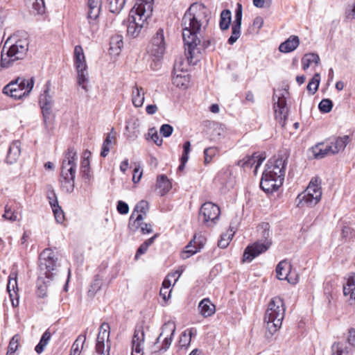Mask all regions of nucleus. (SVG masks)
<instances>
[{
	"label": "nucleus",
	"instance_id": "obj_13",
	"mask_svg": "<svg viewBox=\"0 0 355 355\" xmlns=\"http://www.w3.org/2000/svg\"><path fill=\"white\" fill-rule=\"evenodd\" d=\"M166 50V42L164 35V30L159 28L153 37L151 42L148 47V53L159 60L162 58Z\"/></svg>",
	"mask_w": 355,
	"mask_h": 355
},
{
	"label": "nucleus",
	"instance_id": "obj_7",
	"mask_svg": "<svg viewBox=\"0 0 355 355\" xmlns=\"http://www.w3.org/2000/svg\"><path fill=\"white\" fill-rule=\"evenodd\" d=\"M39 267L45 277L53 280L56 275L57 267L59 266L56 253L50 248L44 249L40 255Z\"/></svg>",
	"mask_w": 355,
	"mask_h": 355
},
{
	"label": "nucleus",
	"instance_id": "obj_37",
	"mask_svg": "<svg viewBox=\"0 0 355 355\" xmlns=\"http://www.w3.org/2000/svg\"><path fill=\"white\" fill-rule=\"evenodd\" d=\"M349 143V137L345 135L342 137H338L336 139L335 142L332 143V154H336L345 149Z\"/></svg>",
	"mask_w": 355,
	"mask_h": 355
},
{
	"label": "nucleus",
	"instance_id": "obj_32",
	"mask_svg": "<svg viewBox=\"0 0 355 355\" xmlns=\"http://www.w3.org/2000/svg\"><path fill=\"white\" fill-rule=\"evenodd\" d=\"M144 216L141 214L135 215L132 213L128 223V228L132 233H135L143 224Z\"/></svg>",
	"mask_w": 355,
	"mask_h": 355
},
{
	"label": "nucleus",
	"instance_id": "obj_52",
	"mask_svg": "<svg viewBox=\"0 0 355 355\" xmlns=\"http://www.w3.org/2000/svg\"><path fill=\"white\" fill-rule=\"evenodd\" d=\"M192 241L195 245L197 246L198 251H200L202 248H204L207 239L202 234L198 233L194 235Z\"/></svg>",
	"mask_w": 355,
	"mask_h": 355
},
{
	"label": "nucleus",
	"instance_id": "obj_41",
	"mask_svg": "<svg viewBox=\"0 0 355 355\" xmlns=\"http://www.w3.org/2000/svg\"><path fill=\"white\" fill-rule=\"evenodd\" d=\"M51 339V333L46 330L42 336L40 343L36 345L35 350L37 354H41Z\"/></svg>",
	"mask_w": 355,
	"mask_h": 355
},
{
	"label": "nucleus",
	"instance_id": "obj_17",
	"mask_svg": "<svg viewBox=\"0 0 355 355\" xmlns=\"http://www.w3.org/2000/svg\"><path fill=\"white\" fill-rule=\"evenodd\" d=\"M50 86V81H47L45 85L46 88L44 94H41L39 100V103L42 111L44 121L45 123H46L47 119L49 118L53 104L52 96L49 94Z\"/></svg>",
	"mask_w": 355,
	"mask_h": 355
},
{
	"label": "nucleus",
	"instance_id": "obj_63",
	"mask_svg": "<svg viewBox=\"0 0 355 355\" xmlns=\"http://www.w3.org/2000/svg\"><path fill=\"white\" fill-rule=\"evenodd\" d=\"M117 211L121 214H126L129 211V207L127 203L123 201L119 200L117 204Z\"/></svg>",
	"mask_w": 355,
	"mask_h": 355
},
{
	"label": "nucleus",
	"instance_id": "obj_4",
	"mask_svg": "<svg viewBox=\"0 0 355 355\" xmlns=\"http://www.w3.org/2000/svg\"><path fill=\"white\" fill-rule=\"evenodd\" d=\"M110 11L119 14L123 9L127 0H106ZM101 0H87L86 17L89 24L90 31L96 33L99 28V15L101 11Z\"/></svg>",
	"mask_w": 355,
	"mask_h": 355
},
{
	"label": "nucleus",
	"instance_id": "obj_50",
	"mask_svg": "<svg viewBox=\"0 0 355 355\" xmlns=\"http://www.w3.org/2000/svg\"><path fill=\"white\" fill-rule=\"evenodd\" d=\"M178 275L177 279L180 276V273L179 271H175L173 274L171 275H168L167 277L164 280L162 283V287L160 289L159 294L161 296H165V293H164V290H168L170 286H171V280L169 279V277H175Z\"/></svg>",
	"mask_w": 355,
	"mask_h": 355
},
{
	"label": "nucleus",
	"instance_id": "obj_60",
	"mask_svg": "<svg viewBox=\"0 0 355 355\" xmlns=\"http://www.w3.org/2000/svg\"><path fill=\"white\" fill-rule=\"evenodd\" d=\"M179 343L182 347H187L190 345L191 339L189 336L187 335V331H184L181 334Z\"/></svg>",
	"mask_w": 355,
	"mask_h": 355
},
{
	"label": "nucleus",
	"instance_id": "obj_21",
	"mask_svg": "<svg viewBox=\"0 0 355 355\" xmlns=\"http://www.w3.org/2000/svg\"><path fill=\"white\" fill-rule=\"evenodd\" d=\"M154 0H137L131 10H135V12L141 14L143 16L150 17L153 13Z\"/></svg>",
	"mask_w": 355,
	"mask_h": 355
},
{
	"label": "nucleus",
	"instance_id": "obj_64",
	"mask_svg": "<svg viewBox=\"0 0 355 355\" xmlns=\"http://www.w3.org/2000/svg\"><path fill=\"white\" fill-rule=\"evenodd\" d=\"M347 343L352 347L355 346V329L350 328L348 331V336L347 338Z\"/></svg>",
	"mask_w": 355,
	"mask_h": 355
},
{
	"label": "nucleus",
	"instance_id": "obj_42",
	"mask_svg": "<svg viewBox=\"0 0 355 355\" xmlns=\"http://www.w3.org/2000/svg\"><path fill=\"white\" fill-rule=\"evenodd\" d=\"M320 80V73H316L309 82L306 89L311 94H314L317 92L319 87Z\"/></svg>",
	"mask_w": 355,
	"mask_h": 355
},
{
	"label": "nucleus",
	"instance_id": "obj_43",
	"mask_svg": "<svg viewBox=\"0 0 355 355\" xmlns=\"http://www.w3.org/2000/svg\"><path fill=\"white\" fill-rule=\"evenodd\" d=\"M148 209V202L142 200L136 205L132 213H135V215L141 214L144 216L146 215Z\"/></svg>",
	"mask_w": 355,
	"mask_h": 355
},
{
	"label": "nucleus",
	"instance_id": "obj_36",
	"mask_svg": "<svg viewBox=\"0 0 355 355\" xmlns=\"http://www.w3.org/2000/svg\"><path fill=\"white\" fill-rule=\"evenodd\" d=\"M232 21V13L230 10H223L220 15L219 26L222 31L227 30Z\"/></svg>",
	"mask_w": 355,
	"mask_h": 355
},
{
	"label": "nucleus",
	"instance_id": "obj_10",
	"mask_svg": "<svg viewBox=\"0 0 355 355\" xmlns=\"http://www.w3.org/2000/svg\"><path fill=\"white\" fill-rule=\"evenodd\" d=\"M286 91L280 90L275 92L272 96L274 103V111L275 119L282 127H284L287 119L288 108L286 100L284 95Z\"/></svg>",
	"mask_w": 355,
	"mask_h": 355
},
{
	"label": "nucleus",
	"instance_id": "obj_9",
	"mask_svg": "<svg viewBox=\"0 0 355 355\" xmlns=\"http://www.w3.org/2000/svg\"><path fill=\"white\" fill-rule=\"evenodd\" d=\"M74 65L77 70L78 84L85 90H87L85 83L87 80V64L83 49L81 46L77 45L74 48Z\"/></svg>",
	"mask_w": 355,
	"mask_h": 355
},
{
	"label": "nucleus",
	"instance_id": "obj_24",
	"mask_svg": "<svg viewBox=\"0 0 355 355\" xmlns=\"http://www.w3.org/2000/svg\"><path fill=\"white\" fill-rule=\"evenodd\" d=\"M264 157H261L257 153H254L251 156H246L243 159L238 161L237 165L243 168H251L257 163V168L262 163Z\"/></svg>",
	"mask_w": 355,
	"mask_h": 355
},
{
	"label": "nucleus",
	"instance_id": "obj_51",
	"mask_svg": "<svg viewBox=\"0 0 355 355\" xmlns=\"http://www.w3.org/2000/svg\"><path fill=\"white\" fill-rule=\"evenodd\" d=\"M217 153V148L209 147L204 150L205 164H207L211 162L212 158Z\"/></svg>",
	"mask_w": 355,
	"mask_h": 355
},
{
	"label": "nucleus",
	"instance_id": "obj_12",
	"mask_svg": "<svg viewBox=\"0 0 355 355\" xmlns=\"http://www.w3.org/2000/svg\"><path fill=\"white\" fill-rule=\"evenodd\" d=\"M110 327L108 323L103 322L100 326L96 343V352L99 355H109L110 350Z\"/></svg>",
	"mask_w": 355,
	"mask_h": 355
},
{
	"label": "nucleus",
	"instance_id": "obj_40",
	"mask_svg": "<svg viewBox=\"0 0 355 355\" xmlns=\"http://www.w3.org/2000/svg\"><path fill=\"white\" fill-rule=\"evenodd\" d=\"M80 174L83 178L87 180L88 181L91 179L92 175L89 166V160L87 157H84L81 161L80 165Z\"/></svg>",
	"mask_w": 355,
	"mask_h": 355
},
{
	"label": "nucleus",
	"instance_id": "obj_61",
	"mask_svg": "<svg viewBox=\"0 0 355 355\" xmlns=\"http://www.w3.org/2000/svg\"><path fill=\"white\" fill-rule=\"evenodd\" d=\"M47 198L51 208L53 207H55V206L58 205V201L54 190L51 189V191H49Z\"/></svg>",
	"mask_w": 355,
	"mask_h": 355
},
{
	"label": "nucleus",
	"instance_id": "obj_55",
	"mask_svg": "<svg viewBox=\"0 0 355 355\" xmlns=\"http://www.w3.org/2000/svg\"><path fill=\"white\" fill-rule=\"evenodd\" d=\"M102 285V280L99 278L98 275L95 277L94 282L91 285V288L89 290V293L94 295L98 290H100Z\"/></svg>",
	"mask_w": 355,
	"mask_h": 355
},
{
	"label": "nucleus",
	"instance_id": "obj_29",
	"mask_svg": "<svg viewBox=\"0 0 355 355\" xmlns=\"http://www.w3.org/2000/svg\"><path fill=\"white\" fill-rule=\"evenodd\" d=\"M299 44L300 39L298 36L291 35L279 45V50L282 53H290L296 49Z\"/></svg>",
	"mask_w": 355,
	"mask_h": 355
},
{
	"label": "nucleus",
	"instance_id": "obj_27",
	"mask_svg": "<svg viewBox=\"0 0 355 355\" xmlns=\"http://www.w3.org/2000/svg\"><path fill=\"white\" fill-rule=\"evenodd\" d=\"M25 5L32 15H43L45 12L44 0H25Z\"/></svg>",
	"mask_w": 355,
	"mask_h": 355
},
{
	"label": "nucleus",
	"instance_id": "obj_45",
	"mask_svg": "<svg viewBox=\"0 0 355 355\" xmlns=\"http://www.w3.org/2000/svg\"><path fill=\"white\" fill-rule=\"evenodd\" d=\"M341 237L345 241H350L355 237V230L347 225H345L341 230Z\"/></svg>",
	"mask_w": 355,
	"mask_h": 355
},
{
	"label": "nucleus",
	"instance_id": "obj_1",
	"mask_svg": "<svg viewBox=\"0 0 355 355\" xmlns=\"http://www.w3.org/2000/svg\"><path fill=\"white\" fill-rule=\"evenodd\" d=\"M209 22L207 9L201 3H194L184 13L182 19V38L185 54L189 62L195 64L200 58V40L197 34L204 24Z\"/></svg>",
	"mask_w": 355,
	"mask_h": 355
},
{
	"label": "nucleus",
	"instance_id": "obj_19",
	"mask_svg": "<svg viewBox=\"0 0 355 355\" xmlns=\"http://www.w3.org/2000/svg\"><path fill=\"white\" fill-rule=\"evenodd\" d=\"M322 196V191H316L314 195L309 193H302L298 195L297 200H299L298 206L303 207H313L315 206L320 200Z\"/></svg>",
	"mask_w": 355,
	"mask_h": 355
},
{
	"label": "nucleus",
	"instance_id": "obj_54",
	"mask_svg": "<svg viewBox=\"0 0 355 355\" xmlns=\"http://www.w3.org/2000/svg\"><path fill=\"white\" fill-rule=\"evenodd\" d=\"M234 233L227 234H222L220 236V239L218 242V245L220 248H225L228 246L230 240L233 236Z\"/></svg>",
	"mask_w": 355,
	"mask_h": 355
},
{
	"label": "nucleus",
	"instance_id": "obj_31",
	"mask_svg": "<svg viewBox=\"0 0 355 355\" xmlns=\"http://www.w3.org/2000/svg\"><path fill=\"white\" fill-rule=\"evenodd\" d=\"M132 101L136 107H141L144 102V91L141 87L135 85L132 89Z\"/></svg>",
	"mask_w": 355,
	"mask_h": 355
},
{
	"label": "nucleus",
	"instance_id": "obj_39",
	"mask_svg": "<svg viewBox=\"0 0 355 355\" xmlns=\"http://www.w3.org/2000/svg\"><path fill=\"white\" fill-rule=\"evenodd\" d=\"M85 340L86 336L85 335L78 336L72 345L70 355H79L83 347Z\"/></svg>",
	"mask_w": 355,
	"mask_h": 355
},
{
	"label": "nucleus",
	"instance_id": "obj_14",
	"mask_svg": "<svg viewBox=\"0 0 355 355\" xmlns=\"http://www.w3.org/2000/svg\"><path fill=\"white\" fill-rule=\"evenodd\" d=\"M220 214V208L211 202H205L199 211V217H202L203 223L207 226L215 224Z\"/></svg>",
	"mask_w": 355,
	"mask_h": 355
},
{
	"label": "nucleus",
	"instance_id": "obj_20",
	"mask_svg": "<svg viewBox=\"0 0 355 355\" xmlns=\"http://www.w3.org/2000/svg\"><path fill=\"white\" fill-rule=\"evenodd\" d=\"M144 341V331L141 327L136 329L132 340V355H142L141 345Z\"/></svg>",
	"mask_w": 355,
	"mask_h": 355
},
{
	"label": "nucleus",
	"instance_id": "obj_26",
	"mask_svg": "<svg viewBox=\"0 0 355 355\" xmlns=\"http://www.w3.org/2000/svg\"><path fill=\"white\" fill-rule=\"evenodd\" d=\"M291 265L286 260L280 261L276 267L277 277L280 280H287L291 282L289 278Z\"/></svg>",
	"mask_w": 355,
	"mask_h": 355
},
{
	"label": "nucleus",
	"instance_id": "obj_23",
	"mask_svg": "<svg viewBox=\"0 0 355 355\" xmlns=\"http://www.w3.org/2000/svg\"><path fill=\"white\" fill-rule=\"evenodd\" d=\"M181 63L175 62L174 64V73L173 76V84L177 87L186 88L189 83V78L188 75L182 74V71L178 73L177 69H180Z\"/></svg>",
	"mask_w": 355,
	"mask_h": 355
},
{
	"label": "nucleus",
	"instance_id": "obj_58",
	"mask_svg": "<svg viewBox=\"0 0 355 355\" xmlns=\"http://www.w3.org/2000/svg\"><path fill=\"white\" fill-rule=\"evenodd\" d=\"M148 136L150 137L152 140L155 142L157 146H160L162 144V139H161L155 128H150L148 130Z\"/></svg>",
	"mask_w": 355,
	"mask_h": 355
},
{
	"label": "nucleus",
	"instance_id": "obj_2",
	"mask_svg": "<svg viewBox=\"0 0 355 355\" xmlns=\"http://www.w3.org/2000/svg\"><path fill=\"white\" fill-rule=\"evenodd\" d=\"M14 43L8 48L6 52L5 50L8 44L6 41L1 55L0 68L7 69L19 60H23L26 55L28 50L29 42L28 35L25 32H21L13 35Z\"/></svg>",
	"mask_w": 355,
	"mask_h": 355
},
{
	"label": "nucleus",
	"instance_id": "obj_46",
	"mask_svg": "<svg viewBox=\"0 0 355 355\" xmlns=\"http://www.w3.org/2000/svg\"><path fill=\"white\" fill-rule=\"evenodd\" d=\"M19 335H15L12 336L10 340L6 355H14L19 347Z\"/></svg>",
	"mask_w": 355,
	"mask_h": 355
},
{
	"label": "nucleus",
	"instance_id": "obj_38",
	"mask_svg": "<svg viewBox=\"0 0 355 355\" xmlns=\"http://www.w3.org/2000/svg\"><path fill=\"white\" fill-rule=\"evenodd\" d=\"M320 58L316 53H307L302 59L303 69L306 70L312 63L318 64Z\"/></svg>",
	"mask_w": 355,
	"mask_h": 355
},
{
	"label": "nucleus",
	"instance_id": "obj_22",
	"mask_svg": "<svg viewBox=\"0 0 355 355\" xmlns=\"http://www.w3.org/2000/svg\"><path fill=\"white\" fill-rule=\"evenodd\" d=\"M347 282L343 285V294L345 297L349 296V302L352 304L355 302V274H350L346 278Z\"/></svg>",
	"mask_w": 355,
	"mask_h": 355
},
{
	"label": "nucleus",
	"instance_id": "obj_16",
	"mask_svg": "<svg viewBox=\"0 0 355 355\" xmlns=\"http://www.w3.org/2000/svg\"><path fill=\"white\" fill-rule=\"evenodd\" d=\"M175 331V326L173 323L166 322L162 326V332L157 337L155 346H156L159 342L161 338L163 336H166L162 342V347H157V349L155 350V352H166L171 345L173 337Z\"/></svg>",
	"mask_w": 355,
	"mask_h": 355
},
{
	"label": "nucleus",
	"instance_id": "obj_28",
	"mask_svg": "<svg viewBox=\"0 0 355 355\" xmlns=\"http://www.w3.org/2000/svg\"><path fill=\"white\" fill-rule=\"evenodd\" d=\"M21 154V142L19 140L14 141L8 149L6 162L10 164L16 162Z\"/></svg>",
	"mask_w": 355,
	"mask_h": 355
},
{
	"label": "nucleus",
	"instance_id": "obj_33",
	"mask_svg": "<svg viewBox=\"0 0 355 355\" xmlns=\"http://www.w3.org/2000/svg\"><path fill=\"white\" fill-rule=\"evenodd\" d=\"M157 187L160 189V195L164 196L171 189L172 185L166 175H160L157 179Z\"/></svg>",
	"mask_w": 355,
	"mask_h": 355
},
{
	"label": "nucleus",
	"instance_id": "obj_6",
	"mask_svg": "<svg viewBox=\"0 0 355 355\" xmlns=\"http://www.w3.org/2000/svg\"><path fill=\"white\" fill-rule=\"evenodd\" d=\"M33 85V77L30 79L18 77L3 87V93L15 99H21L29 95Z\"/></svg>",
	"mask_w": 355,
	"mask_h": 355
},
{
	"label": "nucleus",
	"instance_id": "obj_25",
	"mask_svg": "<svg viewBox=\"0 0 355 355\" xmlns=\"http://www.w3.org/2000/svg\"><path fill=\"white\" fill-rule=\"evenodd\" d=\"M20 208L19 205L10 202L6 205L3 218L6 220L14 222L19 220V212L18 209Z\"/></svg>",
	"mask_w": 355,
	"mask_h": 355
},
{
	"label": "nucleus",
	"instance_id": "obj_53",
	"mask_svg": "<svg viewBox=\"0 0 355 355\" xmlns=\"http://www.w3.org/2000/svg\"><path fill=\"white\" fill-rule=\"evenodd\" d=\"M55 220L58 223H62L64 220V212L59 205L52 207Z\"/></svg>",
	"mask_w": 355,
	"mask_h": 355
},
{
	"label": "nucleus",
	"instance_id": "obj_34",
	"mask_svg": "<svg viewBox=\"0 0 355 355\" xmlns=\"http://www.w3.org/2000/svg\"><path fill=\"white\" fill-rule=\"evenodd\" d=\"M313 153L315 158L321 159L327 155L332 154V146H324L320 144L313 148Z\"/></svg>",
	"mask_w": 355,
	"mask_h": 355
},
{
	"label": "nucleus",
	"instance_id": "obj_47",
	"mask_svg": "<svg viewBox=\"0 0 355 355\" xmlns=\"http://www.w3.org/2000/svg\"><path fill=\"white\" fill-rule=\"evenodd\" d=\"M319 110L321 112L329 113L333 107V102L329 98L322 99L318 105Z\"/></svg>",
	"mask_w": 355,
	"mask_h": 355
},
{
	"label": "nucleus",
	"instance_id": "obj_15",
	"mask_svg": "<svg viewBox=\"0 0 355 355\" xmlns=\"http://www.w3.org/2000/svg\"><path fill=\"white\" fill-rule=\"evenodd\" d=\"M271 242L268 240L258 241L249 245L245 250L243 255V261L251 262L255 257L266 252L270 246Z\"/></svg>",
	"mask_w": 355,
	"mask_h": 355
},
{
	"label": "nucleus",
	"instance_id": "obj_62",
	"mask_svg": "<svg viewBox=\"0 0 355 355\" xmlns=\"http://www.w3.org/2000/svg\"><path fill=\"white\" fill-rule=\"evenodd\" d=\"M17 282L16 277L12 278L9 277L8 283L7 284V291L8 293L12 292V291H17Z\"/></svg>",
	"mask_w": 355,
	"mask_h": 355
},
{
	"label": "nucleus",
	"instance_id": "obj_49",
	"mask_svg": "<svg viewBox=\"0 0 355 355\" xmlns=\"http://www.w3.org/2000/svg\"><path fill=\"white\" fill-rule=\"evenodd\" d=\"M74 180L72 178H66L61 180L62 187L67 193H71L74 189Z\"/></svg>",
	"mask_w": 355,
	"mask_h": 355
},
{
	"label": "nucleus",
	"instance_id": "obj_56",
	"mask_svg": "<svg viewBox=\"0 0 355 355\" xmlns=\"http://www.w3.org/2000/svg\"><path fill=\"white\" fill-rule=\"evenodd\" d=\"M47 285L44 282L40 283V280L37 282V289L36 291L37 295L39 297L43 298L46 296Z\"/></svg>",
	"mask_w": 355,
	"mask_h": 355
},
{
	"label": "nucleus",
	"instance_id": "obj_11",
	"mask_svg": "<svg viewBox=\"0 0 355 355\" xmlns=\"http://www.w3.org/2000/svg\"><path fill=\"white\" fill-rule=\"evenodd\" d=\"M78 159L77 153L73 147H69L64 154L61 168V178H75L76 172V161Z\"/></svg>",
	"mask_w": 355,
	"mask_h": 355
},
{
	"label": "nucleus",
	"instance_id": "obj_59",
	"mask_svg": "<svg viewBox=\"0 0 355 355\" xmlns=\"http://www.w3.org/2000/svg\"><path fill=\"white\" fill-rule=\"evenodd\" d=\"M173 128L169 124H164L161 126L159 132L164 137L171 136L173 133Z\"/></svg>",
	"mask_w": 355,
	"mask_h": 355
},
{
	"label": "nucleus",
	"instance_id": "obj_8",
	"mask_svg": "<svg viewBox=\"0 0 355 355\" xmlns=\"http://www.w3.org/2000/svg\"><path fill=\"white\" fill-rule=\"evenodd\" d=\"M135 12V10H130L127 21H124L127 28V35L132 38L139 36L143 28L148 24L147 20L150 18Z\"/></svg>",
	"mask_w": 355,
	"mask_h": 355
},
{
	"label": "nucleus",
	"instance_id": "obj_5",
	"mask_svg": "<svg viewBox=\"0 0 355 355\" xmlns=\"http://www.w3.org/2000/svg\"><path fill=\"white\" fill-rule=\"evenodd\" d=\"M284 315L285 307L282 299L279 297H273L268 304L264 316L266 327L270 334L281 327Z\"/></svg>",
	"mask_w": 355,
	"mask_h": 355
},
{
	"label": "nucleus",
	"instance_id": "obj_30",
	"mask_svg": "<svg viewBox=\"0 0 355 355\" xmlns=\"http://www.w3.org/2000/svg\"><path fill=\"white\" fill-rule=\"evenodd\" d=\"M198 309L200 314L207 318L212 315L215 313L216 306L209 298H205L200 302Z\"/></svg>",
	"mask_w": 355,
	"mask_h": 355
},
{
	"label": "nucleus",
	"instance_id": "obj_44",
	"mask_svg": "<svg viewBox=\"0 0 355 355\" xmlns=\"http://www.w3.org/2000/svg\"><path fill=\"white\" fill-rule=\"evenodd\" d=\"M197 246L195 245L193 241L191 240L187 245L185 247V250L182 252V257L184 259H188L191 255L197 253L198 250Z\"/></svg>",
	"mask_w": 355,
	"mask_h": 355
},
{
	"label": "nucleus",
	"instance_id": "obj_18",
	"mask_svg": "<svg viewBox=\"0 0 355 355\" xmlns=\"http://www.w3.org/2000/svg\"><path fill=\"white\" fill-rule=\"evenodd\" d=\"M243 8L241 3H237L235 10L234 20L232 26V35L228 39V44H234L241 36V26L242 21Z\"/></svg>",
	"mask_w": 355,
	"mask_h": 355
},
{
	"label": "nucleus",
	"instance_id": "obj_57",
	"mask_svg": "<svg viewBox=\"0 0 355 355\" xmlns=\"http://www.w3.org/2000/svg\"><path fill=\"white\" fill-rule=\"evenodd\" d=\"M332 355H347L348 352H345L343 345L339 342L334 343L331 346Z\"/></svg>",
	"mask_w": 355,
	"mask_h": 355
},
{
	"label": "nucleus",
	"instance_id": "obj_3",
	"mask_svg": "<svg viewBox=\"0 0 355 355\" xmlns=\"http://www.w3.org/2000/svg\"><path fill=\"white\" fill-rule=\"evenodd\" d=\"M284 175L285 160L282 158L270 159L262 174L261 189L268 193L277 191L283 184Z\"/></svg>",
	"mask_w": 355,
	"mask_h": 355
},
{
	"label": "nucleus",
	"instance_id": "obj_48",
	"mask_svg": "<svg viewBox=\"0 0 355 355\" xmlns=\"http://www.w3.org/2000/svg\"><path fill=\"white\" fill-rule=\"evenodd\" d=\"M320 182L318 178L312 179L306 189V190L304 191V193H309L311 194L314 195L315 192L316 193V191H321V188L319 186Z\"/></svg>",
	"mask_w": 355,
	"mask_h": 355
},
{
	"label": "nucleus",
	"instance_id": "obj_35",
	"mask_svg": "<svg viewBox=\"0 0 355 355\" xmlns=\"http://www.w3.org/2000/svg\"><path fill=\"white\" fill-rule=\"evenodd\" d=\"M110 51L115 54H119L121 48L123 46L122 35H116L112 36L110 39Z\"/></svg>",
	"mask_w": 355,
	"mask_h": 355
}]
</instances>
